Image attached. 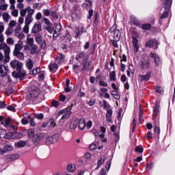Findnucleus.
Returning a JSON list of instances; mask_svg holds the SVG:
<instances>
[{
	"instance_id": "obj_15",
	"label": "nucleus",
	"mask_w": 175,
	"mask_h": 175,
	"mask_svg": "<svg viewBox=\"0 0 175 175\" xmlns=\"http://www.w3.org/2000/svg\"><path fill=\"white\" fill-rule=\"evenodd\" d=\"M13 55L14 57H16L18 59H21V61L24 60V58H25V56L24 55V53L22 52H20V51H14Z\"/></svg>"
},
{
	"instance_id": "obj_27",
	"label": "nucleus",
	"mask_w": 175,
	"mask_h": 175,
	"mask_svg": "<svg viewBox=\"0 0 175 175\" xmlns=\"http://www.w3.org/2000/svg\"><path fill=\"white\" fill-rule=\"evenodd\" d=\"M49 68L51 72H55V70L58 69V64L56 63H51Z\"/></svg>"
},
{
	"instance_id": "obj_33",
	"label": "nucleus",
	"mask_w": 175,
	"mask_h": 175,
	"mask_svg": "<svg viewBox=\"0 0 175 175\" xmlns=\"http://www.w3.org/2000/svg\"><path fill=\"white\" fill-rule=\"evenodd\" d=\"M77 128V122L76 120H73L71 121L70 124V129H76Z\"/></svg>"
},
{
	"instance_id": "obj_21",
	"label": "nucleus",
	"mask_w": 175,
	"mask_h": 175,
	"mask_svg": "<svg viewBox=\"0 0 175 175\" xmlns=\"http://www.w3.org/2000/svg\"><path fill=\"white\" fill-rule=\"evenodd\" d=\"M141 66L144 69H148V68H150V63H148V59H143L142 60Z\"/></svg>"
},
{
	"instance_id": "obj_36",
	"label": "nucleus",
	"mask_w": 175,
	"mask_h": 175,
	"mask_svg": "<svg viewBox=\"0 0 175 175\" xmlns=\"http://www.w3.org/2000/svg\"><path fill=\"white\" fill-rule=\"evenodd\" d=\"M111 95L114 98V99H116L117 100H118V99H120V94L118 93V92H117L116 90H113L111 92Z\"/></svg>"
},
{
	"instance_id": "obj_62",
	"label": "nucleus",
	"mask_w": 175,
	"mask_h": 175,
	"mask_svg": "<svg viewBox=\"0 0 175 175\" xmlns=\"http://www.w3.org/2000/svg\"><path fill=\"white\" fill-rule=\"evenodd\" d=\"M135 151H136V152H143L144 149H143V148L141 147V146H137V147L135 148Z\"/></svg>"
},
{
	"instance_id": "obj_39",
	"label": "nucleus",
	"mask_w": 175,
	"mask_h": 175,
	"mask_svg": "<svg viewBox=\"0 0 175 175\" xmlns=\"http://www.w3.org/2000/svg\"><path fill=\"white\" fill-rule=\"evenodd\" d=\"M109 77L111 81H116V72H111L109 74Z\"/></svg>"
},
{
	"instance_id": "obj_55",
	"label": "nucleus",
	"mask_w": 175,
	"mask_h": 175,
	"mask_svg": "<svg viewBox=\"0 0 175 175\" xmlns=\"http://www.w3.org/2000/svg\"><path fill=\"white\" fill-rule=\"evenodd\" d=\"M19 40H24L25 39V34L23 31L16 37Z\"/></svg>"
},
{
	"instance_id": "obj_26",
	"label": "nucleus",
	"mask_w": 175,
	"mask_h": 175,
	"mask_svg": "<svg viewBox=\"0 0 175 175\" xmlns=\"http://www.w3.org/2000/svg\"><path fill=\"white\" fill-rule=\"evenodd\" d=\"M27 143L25 142V141H19L17 142H15V146L17 148H21L23 147H25Z\"/></svg>"
},
{
	"instance_id": "obj_50",
	"label": "nucleus",
	"mask_w": 175,
	"mask_h": 175,
	"mask_svg": "<svg viewBox=\"0 0 175 175\" xmlns=\"http://www.w3.org/2000/svg\"><path fill=\"white\" fill-rule=\"evenodd\" d=\"M51 139H52V143H57L58 142V135H53Z\"/></svg>"
},
{
	"instance_id": "obj_54",
	"label": "nucleus",
	"mask_w": 175,
	"mask_h": 175,
	"mask_svg": "<svg viewBox=\"0 0 175 175\" xmlns=\"http://www.w3.org/2000/svg\"><path fill=\"white\" fill-rule=\"evenodd\" d=\"M116 31H118V29H117V25L114 24L110 29V32L111 33H114V32H116Z\"/></svg>"
},
{
	"instance_id": "obj_13",
	"label": "nucleus",
	"mask_w": 175,
	"mask_h": 175,
	"mask_svg": "<svg viewBox=\"0 0 175 175\" xmlns=\"http://www.w3.org/2000/svg\"><path fill=\"white\" fill-rule=\"evenodd\" d=\"M24 48V42L23 40H19L18 41V43L15 44V48L14 51H20L21 50H23Z\"/></svg>"
},
{
	"instance_id": "obj_20",
	"label": "nucleus",
	"mask_w": 175,
	"mask_h": 175,
	"mask_svg": "<svg viewBox=\"0 0 175 175\" xmlns=\"http://www.w3.org/2000/svg\"><path fill=\"white\" fill-rule=\"evenodd\" d=\"M40 31H42V26L40 24H35L31 29V32H33V33H38Z\"/></svg>"
},
{
	"instance_id": "obj_4",
	"label": "nucleus",
	"mask_w": 175,
	"mask_h": 175,
	"mask_svg": "<svg viewBox=\"0 0 175 175\" xmlns=\"http://www.w3.org/2000/svg\"><path fill=\"white\" fill-rule=\"evenodd\" d=\"M16 71L17 72L14 71L12 72V77H14V79H19V80H23V79H24L27 75L25 70L21 68V70H16Z\"/></svg>"
},
{
	"instance_id": "obj_1",
	"label": "nucleus",
	"mask_w": 175,
	"mask_h": 175,
	"mask_svg": "<svg viewBox=\"0 0 175 175\" xmlns=\"http://www.w3.org/2000/svg\"><path fill=\"white\" fill-rule=\"evenodd\" d=\"M0 44V62L8 64L10 61V47L6 43Z\"/></svg>"
},
{
	"instance_id": "obj_11",
	"label": "nucleus",
	"mask_w": 175,
	"mask_h": 175,
	"mask_svg": "<svg viewBox=\"0 0 175 175\" xmlns=\"http://www.w3.org/2000/svg\"><path fill=\"white\" fill-rule=\"evenodd\" d=\"M133 51L134 53H137L139 51V41H137V39L136 38L133 37Z\"/></svg>"
},
{
	"instance_id": "obj_12",
	"label": "nucleus",
	"mask_w": 175,
	"mask_h": 175,
	"mask_svg": "<svg viewBox=\"0 0 175 175\" xmlns=\"http://www.w3.org/2000/svg\"><path fill=\"white\" fill-rule=\"evenodd\" d=\"M146 46L148 47H151L152 49H154V50H157L158 49V42L154 40H149L146 43Z\"/></svg>"
},
{
	"instance_id": "obj_25",
	"label": "nucleus",
	"mask_w": 175,
	"mask_h": 175,
	"mask_svg": "<svg viewBox=\"0 0 175 175\" xmlns=\"http://www.w3.org/2000/svg\"><path fill=\"white\" fill-rule=\"evenodd\" d=\"M26 66L27 69H29V70H31V69L33 68V61L32 60V59H29L26 62Z\"/></svg>"
},
{
	"instance_id": "obj_8",
	"label": "nucleus",
	"mask_w": 175,
	"mask_h": 175,
	"mask_svg": "<svg viewBox=\"0 0 175 175\" xmlns=\"http://www.w3.org/2000/svg\"><path fill=\"white\" fill-rule=\"evenodd\" d=\"M9 72V68L4 65H0V77L6 76Z\"/></svg>"
},
{
	"instance_id": "obj_30",
	"label": "nucleus",
	"mask_w": 175,
	"mask_h": 175,
	"mask_svg": "<svg viewBox=\"0 0 175 175\" xmlns=\"http://www.w3.org/2000/svg\"><path fill=\"white\" fill-rule=\"evenodd\" d=\"M67 170H68L70 173L75 172L76 170V165L73 163L68 164Z\"/></svg>"
},
{
	"instance_id": "obj_63",
	"label": "nucleus",
	"mask_w": 175,
	"mask_h": 175,
	"mask_svg": "<svg viewBox=\"0 0 175 175\" xmlns=\"http://www.w3.org/2000/svg\"><path fill=\"white\" fill-rule=\"evenodd\" d=\"M152 163H147V165L146 167V170H151V169H152Z\"/></svg>"
},
{
	"instance_id": "obj_17",
	"label": "nucleus",
	"mask_w": 175,
	"mask_h": 175,
	"mask_svg": "<svg viewBox=\"0 0 175 175\" xmlns=\"http://www.w3.org/2000/svg\"><path fill=\"white\" fill-rule=\"evenodd\" d=\"M87 124H85V120L84 118H81L79 122V128L81 131H84L85 129V126Z\"/></svg>"
},
{
	"instance_id": "obj_46",
	"label": "nucleus",
	"mask_w": 175,
	"mask_h": 175,
	"mask_svg": "<svg viewBox=\"0 0 175 175\" xmlns=\"http://www.w3.org/2000/svg\"><path fill=\"white\" fill-rule=\"evenodd\" d=\"M10 122H11L10 118H7L3 122H2L1 124L4 125V126H8V125L10 124Z\"/></svg>"
},
{
	"instance_id": "obj_23",
	"label": "nucleus",
	"mask_w": 175,
	"mask_h": 175,
	"mask_svg": "<svg viewBox=\"0 0 175 175\" xmlns=\"http://www.w3.org/2000/svg\"><path fill=\"white\" fill-rule=\"evenodd\" d=\"M151 77V72H148L146 75H139V80L141 81H148L150 80V77Z\"/></svg>"
},
{
	"instance_id": "obj_29",
	"label": "nucleus",
	"mask_w": 175,
	"mask_h": 175,
	"mask_svg": "<svg viewBox=\"0 0 175 175\" xmlns=\"http://www.w3.org/2000/svg\"><path fill=\"white\" fill-rule=\"evenodd\" d=\"M131 22L135 25H139V24H140L139 20H137V18H136V16H131Z\"/></svg>"
},
{
	"instance_id": "obj_28",
	"label": "nucleus",
	"mask_w": 175,
	"mask_h": 175,
	"mask_svg": "<svg viewBox=\"0 0 175 175\" xmlns=\"http://www.w3.org/2000/svg\"><path fill=\"white\" fill-rule=\"evenodd\" d=\"M159 113V103H156L153 108V115L157 116Z\"/></svg>"
},
{
	"instance_id": "obj_38",
	"label": "nucleus",
	"mask_w": 175,
	"mask_h": 175,
	"mask_svg": "<svg viewBox=\"0 0 175 175\" xmlns=\"http://www.w3.org/2000/svg\"><path fill=\"white\" fill-rule=\"evenodd\" d=\"M35 130L33 129H30L28 131V137L31 138L33 137L35 135Z\"/></svg>"
},
{
	"instance_id": "obj_10",
	"label": "nucleus",
	"mask_w": 175,
	"mask_h": 175,
	"mask_svg": "<svg viewBox=\"0 0 175 175\" xmlns=\"http://www.w3.org/2000/svg\"><path fill=\"white\" fill-rule=\"evenodd\" d=\"M111 116H113V110L111 109H107L106 114V121L110 124H113V118H111Z\"/></svg>"
},
{
	"instance_id": "obj_22",
	"label": "nucleus",
	"mask_w": 175,
	"mask_h": 175,
	"mask_svg": "<svg viewBox=\"0 0 175 175\" xmlns=\"http://www.w3.org/2000/svg\"><path fill=\"white\" fill-rule=\"evenodd\" d=\"M91 6H92V1H90V0H86L83 3V8L86 9L87 10L91 9Z\"/></svg>"
},
{
	"instance_id": "obj_49",
	"label": "nucleus",
	"mask_w": 175,
	"mask_h": 175,
	"mask_svg": "<svg viewBox=\"0 0 175 175\" xmlns=\"http://www.w3.org/2000/svg\"><path fill=\"white\" fill-rule=\"evenodd\" d=\"M7 43L8 44H10L11 46H13V44H14V40L13 39V38L10 37L7 39Z\"/></svg>"
},
{
	"instance_id": "obj_40",
	"label": "nucleus",
	"mask_w": 175,
	"mask_h": 175,
	"mask_svg": "<svg viewBox=\"0 0 175 175\" xmlns=\"http://www.w3.org/2000/svg\"><path fill=\"white\" fill-rule=\"evenodd\" d=\"M12 33H13V29L8 27L5 30V35H7V36H10V35H12Z\"/></svg>"
},
{
	"instance_id": "obj_14",
	"label": "nucleus",
	"mask_w": 175,
	"mask_h": 175,
	"mask_svg": "<svg viewBox=\"0 0 175 175\" xmlns=\"http://www.w3.org/2000/svg\"><path fill=\"white\" fill-rule=\"evenodd\" d=\"M150 57L151 58H153L156 66H159V65H161V59L158 57V55H157L155 53H151Z\"/></svg>"
},
{
	"instance_id": "obj_44",
	"label": "nucleus",
	"mask_w": 175,
	"mask_h": 175,
	"mask_svg": "<svg viewBox=\"0 0 175 175\" xmlns=\"http://www.w3.org/2000/svg\"><path fill=\"white\" fill-rule=\"evenodd\" d=\"M17 24V22L14 20L10 21L9 23V27L10 28H14V27H16V25Z\"/></svg>"
},
{
	"instance_id": "obj_5",
	"label": "nucleus",
	"mask_w": 175,
	"mask_h": 175,
	"mask_svg": "<svg viewBox=\"0 0 175 175\" xmlns=\"http://www.w3.org/2000/svg\"><path fill=\"white\" fill-rule=\"evenodd\" d=\"M10 65L11 68L16 69V70H21V69H23V63L18 60L11 61Z\"/></svg>"
},
{
	"instance_id": "obj_37",
	"label": "nucleus",
	"mask_w": 175,
	"mask_h": 175,
	"mask_svg": "<svg viewBox=\"0 0 175 175\" xmlns=\"http://www.w3.org/2000/svg\"><path fill=\"white\" fill-rule=\"evenodd\" d=\"M38 73H40V68L39 67L33 69L31 72H30L29 75H38Z\"/></svg>"
},
{
	"instance_id": "obj_7",
	"label": "nucleus",
	"mask_w": 175,
	"mask_h": 175,
	"mask_svg": "<svg viewBox=\"0 0 175 175\" xmlns=\"http://www.w3.org/2000/svg\"><path fill=\"white\" fill-rule=\"evenodd\" d=\"M43 137H44V133H43L36 134L33 137V143H39V142L43 140Z\"/></svg>"
},
{
	"instance_id": "obj_24",
	"label": "nucleus",
	"mask_w": 175,
	"mask_h": 175,
	"mask_svg": "<svg viewBox=\"0 0 175 175\" xmlns=\"http://www.w3.org/2000/svg\"><path fill=\"white\" fill-rule=\"evenodd\" d=\"M2 17L4 23H9V21L10 20V18H12V16L8 12H4L2 14Z\"/></svg>"
},
{
	"instance_id": "obj_53",
	"label": "nucleus",
	"mask_w": 175,
	"mask_h": 175,
	"mask_svg": "<svg viewBox=\"0 0 175 175\" xmlns=\"http://www.w3.org/2000/svg\"><path fill=\"white\" fill-rule=\"evenodd\" d=\"M25 16H21H21L18 18V24L19 25H21L22 24L24 23V17H25Z\"/></svg>"
},
{
	"instance_id": "obj_61",
	"label": "nucleus",
	"mask_w": 175,
	"mask_h": 175,
	"mask_svg": "<svg viewBox=\"0 0 175 175\" xmlns=\"http://www.w3.org/2000/svg\"><path fill=\"white\" fill-rule=\"evenodd\" d=\"M117 42H118V40H111V42L112 43L113 46L116 48L118 47V44L117 43Z\"/></svg>"
},
{
	"instance_id": "obj_51",
	"label": "nucleus",
	"mask_w": 175,
	"mask_h": 175,
	"mask_svg": "<svg viewBox=\"0 0 175 175\" xmlns=\"http://www.w3.org/2000/svg\"><path fill=\"white\" fill-rule=\"evenodd\" d=\"M21 32H22V31H21V28H16V29H14V35L15 36H16V38H17V36H18Z\"/></svg>"
},
{
	"instance_id": "obj_60",
	"label": "nucleus",
	"mask_w": 175,
	"mask_h": 175,
	"mask_svg": "<svg viewBox=\"0 0 175 175\" xmlns=\"http://www.w3.org/2000/svg\"><path fill=\"white\" fill-rule=\"evenodd\" d=\"M150 28H151V25H150V24H144L142 25L143 29L147 30V29H150Z\"/></svg>"
},
{
	"instance_id": "obj_57",
	"label": "nucleus",
	"mask_w": 175,
	"mask_h": 175,
	"mask_svg": "<svg viewBox=\"0 0 175 175\" xmlns=\"http://www.w3.org/2000/svg\"><path fill=\"white\" fill-rule=\"evenodd\" d=\"M5 31V25L3 22H0V33H3Z\"/></svg>"
},
{
	"instance_id": "obj_47",
	"label": "nucleus",
	"mask_w": 175,
	"mask_h": 175,
	"mask_svg": "<svg viewBox=\"0 0 175 175\" xmlns=\"http://www.w3.org/2000/svg\"><path fill=\"white\" fill-rule=\"evenodd\" d=\"M8 4L6 3H3L0 5V10H2L3 12H5L8 10Z\"/></svg>"
},
{
	"instance_id": "obj_35",
	"label": "nucleus",
	"mask_w": 175,
	"mask_h": 175,
	"mask_svg": "<svg viewBox=\"0 0 175 175\" xmlns=\"http://www.w3.org/2000/svg\"><path fill=\"white\" fill-rule=\"evenodd\" d=\"M4 152L5 154H6V152H8V151H12L13 150V146H12V145H5L4 146Z\"/></svg>"
},
{
	"instance_id": "obj_41",
	"label": "nucleus",
	"mask_w": 175,
	"mask_h": 175,
	"mask_svg": "<svg viewBox=\"0 0 175 175\" xmlns=\"http://www.w3.org/2000/svg\"><path fill=\"white\" fill-rule=\"evenodd\" d=\"M87 53H85V52H81L80 53L77 57H76V59L77 61H79V59H83L84 58V57H85Z\"/></svg>"
},
{
	"instance_id": "obj_16",
	"label": "nucleus",
	"mask_w": 175,
	"mask_h": 175,
	"mask_svg": "<svg viewBox=\"0 0 175 175\" xmlns=\"http://www.w3.org/2000/svg\"><path fill=\"white\" fill-rule=\"evenodd\" d=\"M18 133L17 132H10L5 134L4 136L5 139H16Z\"/></svg>"
},
{
	"instance_id": "obj_9",
	"label": "nucleus",
	"mask_w": 175,
	"mask_h": 175,
	"mask_svg": "<svg viewBox=\"0 0 175 175\" xmlns=\"http://www.w3.org/2000/svg\"><path fill=\"white\" fill-rule=\"evenodd\" d=\"M61 29H62V26L61 24H57L55 26V29L53 32V38H58L61 35Z\"/></svg>"
},
{
	"instance_id": "obj_18",
	"label": "nucleus",
	"mask_w": 175,
	"mask_h": 175,
	"mask_svg": "<svg viewBox=\"0 0 175 175\" xmlns=\"http://www.w3.org/2000/svg\"><path fill=\"white\" fill-rule=\"evenodd\" d=\"M18 158H20V154H10L7 157V160L9 162H12V161H16V159H18Z\"/></svg>"
},
{
	"instance_id": "obj_59",
	"label": "nucleus",
	"mask_w": 175,
	"mask_h": 175,
	"mask_svg": "<svg viewBox=\"0 0 175 175\" xmlns=\"http://www.w3.org/2000/svg\"><path fill=\"white\" fill-rule=\"evenodd\" d=\"M97 146L95 144H92L90 145L89 148L91 150V151H94V150H96Z\"/></svg>"
},
{
	"instance_id": "obj_48",
	"label": "nucleus",
	"mask_w": 175,
	"mask_h": 175,
	"mask_svg": "<svg viewBox=\"0 0 175 175\" xmlns=\"http://www.w3.org/2000/svg\"><path fill=\"white\" fill-rule=\"evenodd\" d=\"M11 14L12 16H13V17H18V10H12L11 12Z\"/></svg>"
},
{
	"instance_id": "obj_34",
	"label": "nucleus",
	"mask_w": 175,
	"mask_h": 175,
	"mask_svg": "<svg viewBox=\"0 0 175 175\" xmlns=\"http://www.w3.org/2000/svg\"><path fill=\"white\" fill-rule=\"evenodd\" d=\"M30 96L31 98H36V96H39V90H35L30 92Z\"/></svg>"
},
{
	"instance_id": "obj_64",
	"label": "nucleus",
	"mask_w": 175,
	"mask_h": 175,
	"mask_svg": "<svg viewBox=\"0 0 175 175\" xmlns=\"http://www.w3.org/2000/svg\"><path fill=\"white\" fill-rule=\"evenodd\" d=\"M89 106H94L95 105V99L94 98H91L90 101L88 102Z\"/></svg>"
},
{
	"instance_id": "obj_6",
	"label": "nucleus",
	"mask_w": 175,
	"mask_h": 175,
	"mask_svg": "<svg viewBox=\"0 0 175 175\" xmlns=\"http://www.w3.org/2000/svg\"><path fill=\"white\" fill-rule=\"evenodd\" d=\"M30 54L31 55H38L40 53V49H39V46L35 44L32 46H30Z\"/></svg>"
},
{
	"instance_id": "obj_19",
	"label": "nucleus",
	"mask_w": 175,
	"mask_h": 175,
	"mask_svg": "<svg viewBox=\"0 0 175 175\" xmlns=\"http://www.w3.org/2000/svg\"><path fill=\"white\" fill-rule=\"evenodd\" d=\"M26 44L27 46H29V47H31L32 46H35V39H33V38L27 36L26 40Z\"/></svg>"
},
{
	"instance_id": "obj_43",
	"label": "nucleus",
	"mask_w": 175,
	"mask_h": 175,
	"mask_svg": "<svg viewBox=\"0 0 175 175\" xmlns=\"http://www.w3.org/2000/svg\"><path fill=\"white\" fill-rule=\"evenodd\" d=\"M36 42L38 44H40V43H42V36H40V34H37L36 36Z\"/></svg>"
},
{
	"instance_id": "obj_31",
	"label": "nucleus",
	"mask_w": 175,
	"mask_h": 175,
	"mask_svg": "<svg viewBox=\"0 0 175 175\" xmlns=\"http://www.w3.org/2000/svg\"><path fill=\"white\" fill-rule=\"evenodd\" d=\"M113 38L115 40H120V36H121V33H120V30L115 31L114 33H113Z\"/></svg>"
},
{
	"instance_id": "obj_42",
	"label": "nucleus",
	"mask_w": 175,
	"mask_h": 175,
	"mask_svg": "<svg viewBox=\"0 0 175 175\" xmlns=\"http://www.w3.org/2000/svg\"><path fill=\"white\" fill-rule=\"evenodd\" d=\"M28 118H31V117L29 116L25 117L21 120V123L23 124V125H27V124L29 122V121L28 120Z\"/></svg>"
},
{
	"instance_id": "obj_56",
	"label": "nucleus",
	"mask_w": 175,
	"mask_h": 175,
	"mask_svg": "<svg viewBox=\"0 0 175 175\" xmlns=\"http://www.w3.org/2000/svg\"><path fill=\"white\" fill-rule=\"evenodd\" d=\"M35 117L36 118H37V120H43L44 116L43 115V113H36Z\"/></svg>"
},
{
	"instance_id": "obj_52",
	"label": "nucleus",
	"mask_w": 175,
	"mask_h": 175,
	"mask_svg": "<svg viewBox=\"0 0 175 175\" xmlns=\"http://www.w3.org/2000/svg\"><path fill=\"white\" fill-rule=\"evenodd\" d=\"M23 32H25V33H28L29 32V25L25 24Z\"/></svg>"
},
{
	"instance_id": "obj_58",
	"label": "nucleus",
	"mask_w": 175,
	"mask_h": 175,
	"mask_svg": "<svg viewBox=\"0 0 175 175\" xmlns=\"http://www.w3.org/2000/svg\"><path fill=\"white\" fill-rule=\"evenodd\" d=\"M16 8H18V9H21V10H25V8H24V3H18Z\"/></svg>"
},
{
	"instance_id": "obj_32",
	"label": "nucleus",
	"mask_w": 175,
	"mask_h": 175,
	"mask_svg": "<svg viewBox=\"0 0 175 175\" xmlns=\"http://www.w3.org/2000/svg\"><path fill=\"white\" fill-rule=\"evenodd\" d=\"M106 161V157H100L98 161L97 169H99L102 166L103 163Z\"/></svg>"
},
{
	"instance_id": "obj_2",
	"label": "nucleus",
	"mask_w": 175,
	"mask_h": 175,
	"mask_svg": "<svg viewBox=\"0 0 175 175\" xmlns=\"http://www.w3.org/2000/svg\"><path fill=\"white\" fill-rule=\"evenodd\" d=\"M35 10L31 9L30 6L26 7L25 10H20L21 16H25V14H27L25 21V24H27V25H29V24L33 21V18L32 16H33Z\"/></svg>"
},
{
	"instance_id": "obj_3",
	"label": "nucleus",
	"mask_w": 175,
	"mask_h": 175,
	"mask_svg": "<svg viewBox=\"0 0 175 175\" xmlns=\"http://www.w3.org/2000/svg\"><path fill=\"white\" fill-rule=\"evenodd\" d=\"M72 107H73V104H71V107L62 109V111L58 112V116H62V114H63L61 118V120H62V121H65L66 120H68L69 117H70V114H72V111H70L72 110Z\"/></svg>"
},
{
	"instance_id": "obj_45",
	"label": "nucleus",
	"mask_w": 175,
	"mask_h": 175,
	"mask_svg": "<svg viewBox=\"0 0 175 175\" xmlns=\"http://www.w3.org/2000/svg\"><path fill=\"white\" fill-rule=\"evenodd\" d=\"M65 58V56L61 53H59L57 57V60L59 61V62H64V59Z\"/></svg>"
}]
</instances>
